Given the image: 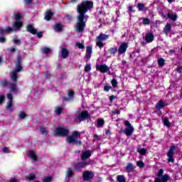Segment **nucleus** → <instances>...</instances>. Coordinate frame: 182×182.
<instances>
[{
    "instance_id": "1",
    "label": "nucleus",
    "mask_w": 182,
    "mask_h": 182,
    "mask_svg": "<svg viewBox=\"0 0 182 182\" xmlns=\"http://www.w3.org/2000/svg\"><path fill=\"white\" fill-rule=\"evenodd\" d=\"M93 8V1H83L80 4L77 6V12L79 15L77 16V25L75 26V31L80 33L85 32V28H86V21L85 14Z\"/></svg>"
},
{
    "instance_id": "2",
    "label": "nucleus",
    "mask_w": 182,
    "mask_h": 182,
    "mask_svg": "<svg viewBox=\"0 0 182 182\" xmlns=\"http://www.w3.org/2000/svg\"><path fill=\"white\" fill-rule=\"evenodd\" d=\"M79 139H80V132L74 131L70 136H67L66 141L67 143L80 146L82 141H79Z\"/></svg>"
},
{
    "instance_id": "3",
    "label": "nucleus",
    "mask_w": 182,
    "mask_h": 182,
    "mask_svg": "<svg viewBox=\"0 0 182 182\" xmlns=\"http://www.w3.org/2000/svg\"><path fill=\"white\" fill-rule=\"evenodd\" d=\"M21 60L22 58L21 57H18L16 62V68L11 73V78L13 82H16V80H18V73L22 70V65H21Z\"/></svg>"
},
{
    "instance_id": "4",
    "label": "nucleus",
    "mask_w": 182,
    "mask_h": 182,
    "mask_svg": "<svg viewBox=\"0 0 182 182\" xmlns=\"http://www.w3.org/2000/svg\"><path fill=\"white\" fill-rule=\"evenodd\" d=\"M109 36L103 33H100L99 36H97L95 39L97 46H105L103 42L107 41L109 39Z\"/></svg>"
},
{
    "instance_id": "5",
    "label": "nucleus",
    "mask_w": 182,
    "mask_h": 182,
    "mask_svg": "<svg viewBox=\"0 0 182 182\" xmlns=\"http://www.w3.org/2000/svg\"><path fill=\"white\" fill-rule=\"evenodd\" d=\"M170 179V176L167 174L163 175V169H160L158 173V177L155 178L154 182H167Z\"/></svg>"
},
{
    "instance_id": "6",
    "label": "nucleus",
    "mask_w": 182,
    "mask_h": 182,
    "mask_svg": "<svg viewBox=\"0 0 182 182\" xmlns=\"http://www.w3.org/2000/svg\"><path fill=\"white\" fill-rule=\"evenodd\" d=\"M55 134L63 137L65 136H68L69 134V130L65 127H59L55 129Z\"/></svg>"
},
{
    "instance_id": "7",
    "label": "nucleus",
    "mask_w": 182,
    "mask_h": 182,
    "mask_svg": "<svg viewBox=\"0 0 182 182\" xmlns=\"http://www.w3.org/2000/svg\"><path fill=\"white\" fill-rule=\"evenodd\" d=\"M125 126H127V128L124 130V133L126 136H132L133 132H134L133 127H132V124H130L129 121H125Z\"/></svg>"
},
{
    "instance_id": "8",
    "label": "nucleus",
    "mask_w": 182,
    "mask_h": 182,
    "mask_svg": "<svg viewBox=\"0 0 182 182\" xmlns=\"http://www.w3.org/2000/svg\"><path fill=\"white\" fill-rule=\"evenodd\" d=\"M69 56V50L68 48L63 47L60 49L58 53V58L60 59H66Z\"/></svg>"
},
{
    "instance_id": "9",
    "label": "nucleus",
    "mask_w": 182,
    "mask_h": 182,
    "mask_svg": "<svg viewBox=\"0 0 182 182\" xmlns=\"http://www.w3.org/2000/svg\"><path fill=\"white\" fill-rule=\"evenodd\" d=\"M176 151V146H171L167 154L168 163H173L174 161V151Z\"/></svg>"
},
{
    "instance_id": "10",
    "label": "nucleus",
    "mask_w": 182,
    "mask_h": 182,
    "mask_svg": "<svg viewBox=\"0 0 182 182\" xmlns=\"http://www.w3.org/2000/svg\"><path fill=\"white\" fill-rule=\"evenodd\" d=\"M75 117L81 121L86 120V119L89 118V112L86 110L82 111L81 113L77 112L75 114Z\"/></svg>"
},
{
    "instance_id": "11",
    "label": "nucleus",
    "mask_w": 182,
    "mask_h": 182,
    "mask_svg": "<svg viewBox=\"0 0 182 182\" xmlns=\"http://www.w3.org/2000/svg\"><path fill=\"white\" fill-rule=\"evenodd\" d=\"M95 174L92 171H85L82 174L84 181H89V180H92Z\"/></svg>"
},
{
    "instance_id": "12",
    "label": "nucleus",
    "mask_w": 182,
    "mask_h": 182,
    "mask_svg": "<svg viewBox=\"0 0 182 182\" xmlns=\"http://www.w3.org/2000/svg\"><path fill=\"white\" fill-rule=\"evenodd\" d=\"M96 69L99 70V72H101V73H107V72L110 70V68L107 65H98L96 66Z\"/></svg>"
},
{
    "instance_id": "13",
    "label": "nucleus",
    "mask_w": 182,
    "mask_h": 182,
    "mask_svg": "<svg viewBox=\"0 0 182 182\" xmlns=\"http://www.w3.org/2000/svg\"><path fill=\"white\" fill-rule=\"evenodd\" d=\"M22 26H23V23L22 21H16L13 24V27H11L13 29L12 32H14V31H19Z\"/></svg>"
},
{
    "instance_id": "14",
    "label": "nucleus",
    "mask_w": 182,
    "mask_h": 182,
    "mask_svg": "<svg viewBox=\"0 0 182 182\" xmlns=\"http://www.w3.org/2000/svg\"><path fill=\"white\" fill-rule=\"evenodd\" d=\"M7 98L9 99V102L6 106V108L11 109V107H12V105H14V97L12 96V94L8 93Z\"/></svg>"
},
{
    "instance_id": "15",
    "label": "nucleus",
    "mask_w": 182,
    "mask_h": 182,
    "mask_svg": "<svg viewBox=\"0 0 182 182\" xmlns=\"http://www.w3.org/2000/svg\"><path fill=\"white\" fill-rule=\"evenodd\" d=\"M26 31L29 33H31V35H36L37 33V30L33 27V25L32 24H28L26 26Z\"/></svg>"
},
{
    "instance_id": "16",
    "label": "nucleus",
    "mask_w": 182,
    "mask_h": 182,
    "mask_svg": "<svg viewBox=\"0 0 182 182\" xmlns=\"http://www.w3.org/2000/svg\"><path fill=\"white\" fill-rule=\"evenodd\" d=\"M55 32H62L63 31V26L60 23H56L53 27Z\"/></svg>"
},
{
    "instance_id": "17",
    "label": "nucleus",
    "mask_w": 182,
    "mask_h": 182,
    "mask_svg": "<svg viewBox=\"0 0 182 182\" xmlns=\"http://www.w3.org/2000/svg\"><path fill=\"white\" fill-rule=\"evenodd\" d=\"M170 32H171V24L170 23H167L164 28V33H165V35H168Z\"/></svg>"
},
{
    "instance_id": "18",
    "label": "nucleus",
    "mask_w": 182,
    "mask_h": 182,
    "mask_svg": "<svg viewBox=\"0 0 182 182\" xmlns=\"http://www.w3.org/2000/svg\"><path fill=\"white\" fill-rule=\"evenodd\" d=\"M12 31V27H7L6 29H4L2 28V27H0V35H4V33H11Z\"/></svg>"
},
{
    "instance_id": "19",
    "label": "nucleus",
    "mask_w": 182,
    "mask_h": 182,
    "mask_svg": "<svg viewBox=\"0 0 182 182\" xmlns=\"http://www.w3.org/2000/svg\"><path fill=\"white\" fill-rule=\"evenodd\" d=\"M117 52V48L116 47L111 48L105 53L107 56L110 57L111 55H114V53Z\"/></svg>"
},
{
    "instance_id": "20",
    "label": "nucleus",
    "mask_w": 182,
    "mask_h": 182,
    "mask_svg": "<svg viewBox=\"0 0 182 182\" xmlns=\"http://www.w3.org/2000/svg\"><path fill=\"white\" fill-rule=\"evenodd\" d=\"M145 41L147 43H150L152 41H154V35L150 33L145 36Z\"/></svg>"
},
{
    "instance_id": "21",
    "label": "nucleus",
    "mask_w": 182,
    "mask_h": 182,
    "mask_svg": "<svg viewBox=\"0 0 182 182\" xmlns=\"http://www.w3.org/2000/svg\"><path fill=\"white\" fill-rule=\"evenodd\" d=\"M91 57H92V47H87V53L85 55L86 62H87V60H89Z\"/></svg>"
},
{
    "instance_id": "22",
    "label": "nucleus",
    "mask_w": 182,
    "mask_h": 182,
    "mask_svg": "<svg viewBox=\"0 0 182 182\" xmlns=\"http://www.w3.org/2000/svg\"><path fill=\"white\" fill-rule=\"evenodd\" d=\"M91 156L92 153L90 152V151L87 150L85 152L82 153L81 159L82 160H86V159H89V157H90Z\"/></svg>"
},
{
    "instance_id": "23",
    "label": "nucleus",
    "mask_w": 182,
    "mask_h": 182,
    "mask_svg": "<svg viewBox=\"0 0 182 182\" xmlns=\"http://www.w3.org/2000/svg\"><path fill=\"white\" fill-rule=\"evenodd\" d=\"M53 16V12L50 11H47L46 12V16L44 17V19H46V21H50Z\"/></svg>"
},
{
    "instance_id": "24",
    "label": "nucleus",
    "mask_w": 182,
    "mask_h": 182,
    "mask_svg": "<svg viewBox=\"0 0 182 182\" xmlns=\"http://www.w3.org/2000/svg\"><path fill=\"white\" fill-rule=\"evenodd\" d=\"M165 107H166V103H164V102L161 100L158 102V103L156 105V108L158 110H161V109H164Z\"/></svg>"
},
{
    "instance_id": "25",
    "label": "nucleus",
    "mask_w": 182,
    "mask_h": 182,
    "mask_svg": "<svg viewBox=\"0 0 182 182\" xmlns=\"http://www.w3.org/2000/svg\"><path fill=\"white\" fill-rule=\"evenodd\" d=\"M28 157L33 161H38V157H36V154L33 151H30Z\"/></svg>"
},
{
    "instance_id": "26",
    "label": "nucleus",
    "mask_w": 182,
    "mask_h": 182,
    "mask_svg": "<svg viewBox=\"0 0 182 182\" xmlns=\"http://www.w3.org/2000/svg\"><path fill=\"white\" fill-rule=\"evenodd\" d=\"M167 16L169 19H171V21H173V22H176V21H177V14H175L174 13H168Z\"/></svg>"
},
{
    "instance_id": "27",
    "label": "nucleus",
    "mask_w": 182,
    "mask_h": 182,
    "mask_svg": "<svg viewBox=\"0 0 182 182\" xmlns=\"http://www.w3.org/2000/svg\"><path fill=\"white\" fill-rule=\"evenodd\" d=\"M138 11H147V8H146V6L143 3H139L136 6Z\"/></svg>"
},
{
    "instance_id": "28",
    "label": "nucleus",
    "mask_w": 182,
    "mask_h": 182,
    "mask_svg": "<svg viewBox=\"0 0 182 182\" xmlns=\"http://www.w3.org/2000/svg\"><path fill=\"white\" fill-rule=\"evenodd\" d=\"M134 169L133 167V164L129 163L126 167L127 173H132V171Z\"/></svg>"
},
{
    "instance_id": "29",
    "label": "nucleus",
    "mask_w": 182,
    "mask_h": 182,
    "mask_svg": "<svg viewBox=\"0 0 182 182\" xmlns=\"http://www.w3.org/2000/svg\"><path fill=\"white\" fill-rule=\"evenodd\" d=\"M86 163L80 162L77 166H75V170H79V168H83V167H86Z\"/></svg>"
},
{
    "instance_id": "30",
    "label": "nucleus",
    "mask_w": 182,
    "mask_h": 182,
    "mask_svg": "<svg viewBox=\"0 0 182 182\" xmlns=\"http://www.w3.org/2000/svg\"><path fill=\"white\" fill-rule=\"evenodd\" d=\"M117 181L118 182H126V178L123 175H119L117 176Z\"/></svg>"
},
{
    "instance_id": "31",
    "label": "nucleus",
    "mask_w": 182,
    "mask_h": 182,
    "mask_svg": "<svg viewBox=\"0 0 182 182\" xmlns=\"http://www.w3.org/2000/svg\"><path fill=\"white\" fill-rule=\"evenodd\" d=\"M127 50V47L126 46H120L118 49V52L120 55L124 53V52H126V50Z\"/></svg>"
},
{
    "instance_id": "32",
    "label": "nucleus",
    "mask_w": 182,
    "mask_h": 182,
    "mask_svg": "<svg viewBox=\"0 0 182 182\" xmlns=\"http://www.w3.org/2000/svg\"><path fill=\"white\" fill-rule=\"evenodd\" d=\"M103 124H105V120L100 119L98 120L97 127H103Z\"/></svg>"
},
{
    "instance_id": "33",
    "label": "nucleus",
    "mask_w": 182,
    "mask_h": 182,
    "mask_svg": "<svg viewBox=\"0 0 182 182\" xmlns=\"http://www.w3.org/2000/svg\"><path fill=\"white\" fill-rule=\"evenodd\" d=\"M42 52L43 53H45L46 55H48V54L50 53V52H52V50H50V48H44L42 49Z\"/></svg>"
},
{
    "instance_id": "34",
    "label": "nucleus",
    "mask_w": 182,
    "mask_h": 182,
    "mask_svg": "<svg viewBox=\"0 0 182 182\" xmlns=\"http://www.w3.org/2000/svg\"><path fill=\"white\" fill-rule=\"evenodd\" d=\"M16 21H21L22 19V14L21 13H17L14 15Z\"/></svg>"
},
{
    "instance_id": "35",
    "label": "nucleus",
    "mask_w": 182,
    "mask_h": 182,
    "mask_svg": "<svg viewBox=\"0 0 182 182\" xmlns=\"http://www.w3.org/2000/svg\"><path fill=\"white\" fill-rule=\"evenodd\" d=\"M36 178V176L33 174H30L29 176H26V180L28 181H31L32 180H35Z\"/></svg>"
},
{
    "instance_id": "36",
    "label": "nucleus",
    "mask_w": 182,
    "mask_h": 182,
    "mask_svg": "<svg viewBox=\"0 0 182 182\" xmlns=\"http://www.w3.org/2000/svg\"><path fill=\"white\" fill-rule=\"evenodd\" d=\"M138 153H139L140 154H141L142 156H144V154H146V152L147 151L146 150V149L142 148V149H137Z\"/></svg>"
},
{
    "instance_id": "37",
    "label": "nucleus",
    "mask_w": 182,
    "mask_h": 182,
    "mask_svg": "<svg viewBox=\"0 0 182 182\" xmlns=\"http://www.w3.org/2000/svg\"><path fill=\"white\" fill-rule=\"evenodd\" d=\"M62 107H56L55 109V113H56V114H60V113H62Z\"/></svg>"
},
{
    "instance_id": "38",
    "label": "nucleus",
    "mask_w": 182,
    "mask_h": 182,
    "mask_svg": "<svg viewBox=\"0 0 182 182\" xmlns=\"http://www.w3.org/2000/svg\"><path fill=\"white\" fill-rule=\"evenodd\" d=\"M163 122H164V126H166V127H170V122H168V119L164 118Z\"/></svg>"
},
{
    "instance_id": "39",
    "label": "nucleus",
    "mask_w": 182,
    "mask_h": 182,
    "mask_svg": "<svg viewBox=\"0 0 182 182\" xmlns=\"http://www.w3.org/2000/svg\"><path fill=\"white\" fill-rule=\"evenodd\" d=\"M40 131L42 133V134H45L46 136L48 134V130H46V128L44 127H40Z\"/></svg>"
},
{
    "instance_id": "40",
    "label": "nucleus",
    "mask_w": 182,
    "mask_h": 182,
    "mask_svg": "<svg viewBox=\"0 0 182 182\" xmlns=\"http://www.w3.org/2000/svg\"><path fill=\"white\" fill-rule=\"evenodd\" d=\"M136 166L141 168H143V167H144V163L142 161H136Z\"/></svg>"
},
{
    "instance_id": "41",
    "label": "nucleus",
    "mask_w": 182,
    "mask_h": 182,
    "mask_svg": "<svg viewBox=\"0 0 182 182\" xmlns=\"http://www.w3.org/2000/svg\"><path fill=\"white\" fill-rule=\"evenodd\" d=\"M158 65H159V66H164V58L158 59Z\"/></svg>"
},
{
    "instance_id": "42",
    "label": "nucleus",
    "mask_w": 182,
    "mask_h": 182,
    "mask_svg": "<svg viewBox=\"0 0 182 182\" xmlns=\"http://www.w3.org/2000/svg\"><path fill=\"white\" fill-rule=\"evenodd\" d=\"M72 176H73V171L70 169H68L67 171L66 177H68V178H70V177H72Z\"/></svg>"
},
{
    "instance_id": "43",
    "label": "nucleus",
    "mask_w": 182,
    "mask_h": 182,
    "mask_svg": "<svg viewBox=\"0 0 182 182\" xmlns=\"http://www.w3.org/2000/svg\"><path fill=\"white\" fill-rule=\"evenodd\" d=\"M10 89H11V92H16V84H11V87H10Z\"/></svg>"
},
{
    "instance_id": "44",
    "label": "nucleus",
    "mask_w": 182,
    "mask_h": 182,
    "mask_svg": "<svg viewBox=\"0 0 182 182\" xmlns=\"http://www.w3.org/2000/svg\"><path fill=\"white\" fill-rule=\"evenodd\" d=\"M18 117H19V119H26V114L25 112H20V113L18 114Z\"/></svg>"
},
{
    "instance_id": "45",
    "label": "nucleus",
    "mask_w": 182,
    "mask_h": 182,
    "mask_svg": "<svg viewBox=\"0 0 182 182\" xmlns=\"http://www.w3.org/2000/svg\"><path fill=\"white\" fill-rule=\"evenodd\" d=\"M110 89H112V86H110V85L106 84L105 85L104 90H105V92H109V90H110Z\"/></svg>"
},
{
    "instance_id": "46",
    "label": "nucleus",
    "mask_w": 182,
    "mask_h": 182,
    "mask_svg": "<svg viewBox=\"0 0 182 182\" xmlns=\"http://www.w3.org/2000/svg\"><path fill=\"white\" fill-rule=\"evenodd\" d=\"M111 83L113 87H117V80L116 79L112 80Z\"/></svg>"
},
{
    "instance_id": "47",
    "label": "nucleus",
    "mask_w": 182,
    "mask_h": 182,
    "mask_svg": "<svg viewBox=\"0 0 182 182\" xmlns=\"http://www.w3.org/2000/svg\"><path fill=\"white\" fill-rule=\"evenodd\" d=\"M13 42H14V45H21V40L18 39L17 38H14L13 40Z\"/></svg>"
},
{
    "instance_id": "48",
    "label": "nucleus",
    "mask_w": 182,
    "mask_h": 182,
    "mask_svg": "<svg viewBox=\"0 0 182 182\" xmlns=\"http://www.w3.org/2000/svg\"><path fill=\"white\" fill-rule=\"evenodd\" d=\"M143 23L144 25H150V18H144Z\"/></svg>"
},
{
    "instance_id": "49",
    "label": "nucleus",
    "mask_w": 182,
    "mask_h": 182,
    "mask_svg": "<svg viewBox=\"0 0 182 182\" xmlns=\"http://www.w3.org/2000/svg\"><path fill=\"white\" fill-rule=\"evenodd\" d=\"M92 68L90 67V65L87 64L85 67V72H90Z\"/></svg>"
},
{
    "instance_id": "50",
    "label": "nucleus",
    "mask_w": 182,
    "mask_h": 182,
    "mask_svg": "<svg viewBox=\"0 0 182 182\" xmlns=\"http://www.w3.org/2000/svg\"><path fill=\"white\" fill-rule=\"evenodd\" d=\"M36 35H37V37H38L39 38H42L43 36V32L42 31H40V32H38L36 33Z\"/></svg>"
},
{
    "instance_id": "51",
    "label": "nucleus",
    "mask_w": 182,
    "mask_h": 182,
    "mask_svg": "<svg viewBox=\"0 0 182 182\" xmlns=\"http://www.w3.org/2000/svg\"><path fill=\"white\" fill-rule=\"evenodd\" d=\"M6 42V38L4 36L0 37V43H5Z\"/></svg>"
},
{
    "instance_id": "52",
    "label": "nucleus",
    "mask_w": 182,
    "mask_h": 182,
    "mask_svg": "<svg viewBox=\"0 0 182 182\" xmlns=\"http://www.w3.org/2000/svg\"><path fill=\"white\" fill-rule=\"evenodd\" d=\"M4 100H5V95H0V105H2Z\"/></svg>"
},
{
    "instance_id": "53",
    "label": "nucleus",
    "mask_w": 182,
    "mask_h": 182,
    "mask_svg": "<svg viewBox=\"0 0 182 182\" xmlns=\"http://www.w3.org/2000/svg\"><path fill=\"white\" fill-rule=\"evenodd\" d=\"M50 181H52V178H50V177L45 178L43 180V182H50Z\"/></svg>"
},
{
    "instance_id": "54",
    "label": "nucleus",
    "mask_w": 182,
    "mask_h": 182,
    "mask_svg": "<svg viewBox=\"0 0 182 182\" xmlns=\"http://www.w3.org/2000/svg\"><path fill=\"white\" fill-rule=\"evenodd\" d=\"M133 8H134L133 6H129V8H128V11L129 12H134V13L136 12V10H134Z\"/></svg>"
},
{
    "instance_id": "55",
    "label": "nucleus",
    "mask_w": 182,
    "mask_h": 182,
    "mask_svg": "<svg viewBox=\"0 0 182 182\" xmlns=\"http://www.w3.org/2000/svg\"><path fill=\"white\" fill-rule=\"evenodd\" d=\"M26 5H31L33 3L32 0H23Z\"/></svg>"
},
{
    "instance_id": "56",
    "label": "nucleus",
    "mask_w": 182,
    "mask_h": 182,
    "mask_svg": "<svg viewBox=\"0 0 182 182\" xmlns=\"http://www.w3.org/2000/svg\"><path fill=\"white\" fill-rule=\"evenodd\" d=\"M1 86H4V87L8 86V81L4 80V81L1 82Z\"/></svg>"
},
{
    "instance_id": "57",
    "label": "nucleus",
    "mask_w": 182,
    "mask_h": 182,
    "mask_svg": "<svg viewBox=\"0 0 182 182\" xmlns=\"http://www.w3.org/2000/svg\"><path fill=\"white\" fill-rule=\"evenodd\" d=\"M75 46H85L83 43L76 42Z\"/></svg>"
},
{
    "instance_id": "58",
    "label": "nucleus",
    "mask_w": 182,
    "mask_h": 182,
    "mask_svg": "<svg viewBox=\"0 0 182 182\" xmlns=\"http://www.w3.org/2000/svg\"><path fill=\"white\" fill-rule=\"evenodd\" d=\"M73 95H75V92L73 91H69L68 92L69 97H73Z\"/></svg>"
},
{
    "instance_id": "59",
    "label": "nucleus",
    "mask_w": 182,
    "mask_h": 182,
    "mask_svg": "<svg viewBox=\"0 0 182 182\" xmlns=\"http://www.w3.org/2000/svg\"><path fill=\"white\" fill-rule=\"evenodd\" d=\"M114 99H116V97L114 95H112L109 97L110 102H113V100H114Z\"/></svg>"
},
{
    "instance_id": "60",
    "label": "nucleus",
    "mask_w": 182,
    "mask_h": 182,
    "mask_svg": "<svg viewBox=\"0 0 182 182\" xmlns=\"http://www.w3.org/2000/svg\"><path fill=\"white\" fill-rule=\"evenodd\" d=\"M129 44L126 42H123L121 43L120 46H127Z\"/></svg>"
},
{
    "instance_id": "61",
    "label": "nucleus",
    "mask_w": 182,
    "mask_h": 182,
    "mask_svg": "<svg viewBox=\"0 0 182 182\" xmlns=\"http://www.w3.org/2000/svg\"><path fill=\"white\" fill-rule=\"evenodd\" d=\"M94 140H99V136L97 134L94 135Z\"/></svg>"
},
{
    "instance_id": "62",
    "label": "nucleus",
    "mask_w": 182,
    "mask_h": 182,
    "mask_svg": "<svg viewBox=\"0 0 182 182\" xmlns=\"http://www.w3.org/2000/svg\"><path fill=\"white\" fill-rule=\"evenodd\" d=\"M67 18L69 20V21H72V16L69 15V14H67Z\"/></svg>"
},
{
    "instance_id": "63",
    "label": "nucleus",
    "mask_w": 182,
    "mask_h": 182,
    "mask_svg": "<svg viewBox=\"0 0 182 182\" xmlns=\"http://www.w3.org/2000/svg\"><path fill=\"white\" fill-rule=\"evenodd\" d=\"M8 148H4V149H3V151H4V153H8Z\"/></svg>"
},
{
    "instance_id": "64",
    "label": "nucleus",
    "mask_w": 182,
    "mask_h": 182,
    "mask_svg": "<svg viewBox=\"0 0 182 182\" xmlns=\"http://www.w3.org/2000/svg\"><path fill=\"white\" fill-rule=\"evenodd\" d=\"M9 182H18L16 179H11Z\"/></svg>"
}]
</instances>
